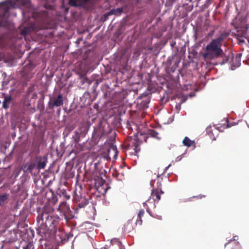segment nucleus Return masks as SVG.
<instances>
[{"label":"nucleus","instance_id":"nucleus-1","mask_svg":"<svg viewBox=\"0 0 249 249\" xmlns=\"http://www.w3.org/2000/svg\"><path fill=\"white\" fill-rule=\"evenodd\" d=\"M54 210V208L51 206H45L38 213L36 217L37 231L41 236L45 235L48 231L56 233L60 217L53 214Z\"/></svg>","mask_w":249,"mask_h":249},{"label":"nucleus","instance_id":"nucleus-2","mask_svg":"<svg viewBox=\"0 0 249 249\" xmlns=\"http://www.w3.org/2000/svg\"><path fill=\"white\" fill-rule=\"evenodd\" d=\"M225 35L221 34L215 39H213L205 48V52L202 56L205 60H211L218 58L223 53L221 49L222 42L224 39Z\"/></svg>","mask_w":249,"mask_h":249},{"label":"nucleus","instance_id":"nucleus-3","mask_svg":"<svg viewBox=\"0 0 249 249\" xmlns=\"http://www.w3.org/2000/svg\"><path fill=\"white\" fill-rule=\"evenodd\" d=\"M63 96L61 94H59L56 97L50 98L48 103V108L50 109H53L55 107L63 106Z\"/></svg>","mask_w":249,"mask_h":249},{"label":"nucleus","instance_id":"nucleus-4","mask_svg":"<svg viewBox=\"0 0 249 249\" xmlns=\"http://www.w3.org/2000/svg\"><path fill=\"white\" fill-rule=\"evenodd\" d=\"M127 150H133L131 153L136 155L140 151V142L137 138H130L129 143L126 145Z\"/></svg>","mask_w":249,"mask_h":249},{"label":"nucleus","instance_id":"nucleus-5","mask_svg":"<svg viewBox=\"0 0 249 249\" xmlns=\"http://www.w3.org/2000/svg\"><path fill=\"white\" fill-rule=\"evenodd\" d=\"M154 182L155 181L153 180H152L150 182V185L153 188L151 192V196H152L154 201L157 200L158 202L160 199V195L162 194L160 193V188L155 189V186L154 185Z\"/></svg>","mask_w":249,"mask_h":249},{"label":"nucleus","instance_id":"nucleus-6","mask_svg":"<svg viewBox=\"0 0 249 249\" xmlns=\"http://www.w3.org/2000/svg\"><path fill=\"white\" fill-rule=\"evenodd\" d=\"M10 7L7 5V2H3L0 3V17L3 18L8 14Z\"/></svg>","mask_w":249,"mask_h":249},{"label":"nucleus","instance_id":"nucleus-7","mask_svg":"<svg viewBox=\"0 0 249 249\" xmlns=\"http://www.w3.org/2000/svg\"><path fill=\"white\" fill-rule=\"evenodd\" d=\"M89 124L88 123H83L81 124V126L79 128V133L80 134L85 135L86 134L89 129Z\"/></svg>","mask_w":249,"mask_h":249},{"label":"nucleus","instance_id":"nucleus-8","mask_svg":"<svg viewBox=\"0 0 249 249\" xmlns=\"http://www.w3.org/2000/svg\"><path fill=\"white\" fill-rule=\"evenodd\" d=\"M9 194L7 193L0 194V206H2L8 203Z\"/></svg>","mask_w":249,"mask_h":249},{"label":"nucleus","instance_id":"nucleus-9","mask_svg":"<svg viewBox=\"0 0 249 249\" xmlns=\"http://www.w3.org/2000/svg\"><path fill=\"white\" fill-rule=\"evenodd\" d=\"M88 204V200L85 196H80L77 202V206L79 208L85 207Z\"/></svg>","mask_w":249,"mask_h":249},{"label":"nucleus","instance_id":"nucleus-10","mask_svg":"<svg viewBox=\"0 0 249 249\" xmlns=\"http://www.w3.org/2000/svg\"><path fill=\"white\" fill-rule=\"evenodd\" d=\"M47 160L45 158H40L37 163V167L38 169H44L46 166Z\"/></svg>","mask_w":249,"mask_h":249},{"label":"nucleus","instance_id":"nucleus-11","mask_svg":"<svg viewBox=\"0 0 249 249\" xmlns=\"http://www.w3.org/2000/svg\"><path fill=\"white\" fill-rule=\"evenodd\" d=\"M12 101L11 96H9L4 98V100L2 103V107L4 109H7L9 107L10 104Z\"/></svg>","mask_w":249,"mask_h":249},{"label":"nucleus","instance_id":"nucleus-12","mask_svg":"<svg viewBox=\"0 0 249 249\" xmlns=\"http://www.w3.org/2000/svg\"><path fill=\"white\" fill-rule=\"evenodd\" d=\"M182 143L184 145L190 147L195 144V142L191 141L188 137H185L183 140Z\"/></svg>","mask_w":249,"mask_h":249},{"label":"nucleus","instance_id":"nucleus-13","mask_svg":"<svg viewBox=\"0 0 249 249\" xmlns=\"http://www.w3.org/2000/svg\"><path fill=\"white\" fill-rule=\"evenodd\" d=\"M123 12V8H119L117 9H113L111 10L108 13V15H120Z\"/></svg>","mask_w":249,"mask_h":249},{"label":"nucleus","instance_id":"nucleus-14","mask_svg":"<svg viewBox=\"0 0 249 249\" xmlns=\"http://www.w3.org/2000/svg\"><path fill=\"white\" fill-rule=\"evenodd\" d=\"M22 249H35L34 245L32 242L26 243L25 245L21 244Z\"/></svg>","mask_w":249,"mask_h":249},{"label":"nucleus","instance_id":"nucleus-15","mask_svg":"<svg viewBox=\"0 0 249 249\" xmlns=\"http://www.w3.org/2000/svg\"><path fill=\"white\" fill-rule=\"evenodd\" d=\"M69 207L67 205L66 201H63L61 202L57 208L58 211H62L66 210L69 209Z\"/></svg>","mask_w":249,"mask_h":249},{"label":"nucleus","instance_id":"nucleus-16","mask_svg":"<svg viewBox=\"0 0 249 249\" xmlns=\"http://www.w3.org/2000/svg\"><path fill=\"white\" fill-rule=\"evenodd\" d=\"M150 102V100L148 97H146L145 99L144 100H142V102L140 103V105L143 107V108H147L148 107V104Z\"/></svg>","mask_w":249,"mask_h":249},{"label":"nucleus","instance_id":"nucleus-17","mask_svg":"<svg viewBox=\"0 0 249 249\" xmlns=\"http://www.w3.org/2000/svg\"><path fill=\"white\" fill-rule=\"evenodd\" d=\"M158 135L159 134L157 132L152 129L149 130L147 133V135L153 138H158Z\"/></svg>","mask_w":249,"mask_h":249},{"label":"nucleus","instance_id":"nucleus-18","mask_svg":"<svg viewBox=\"0 0 249 249\" xmlns=\"http://www.w3.org/2000/svg\"><path fill=\"white\" fill-rule=\"evenodd\" d=\"M17 1L23 6H29L30 5V3L29 0H17Z\"/></svg>","mask_w":249,"mask_h":249},{"label":"nucleus","instance_id":"nucleus-19","mask_svg":"<svg viewBox=\"0 0 249 249\" xmlns=\"http://www.w3.org/2000/svg\"><path fill=\"white\" fill-rule=\"evenodd\" d=\"M245 38V37L243 36H237V40H238V44H240V45H242L243 44L245 43V40L244 39V38ZM247 37H246V38L247 39Z\"/></svg>","mask_w":249,"mask_h":249},{"label":"nucleus","instance_id":"nucleus-20","mask_svg":"<svg viewBox=\"0 0 249 249\" xmlns=\"http://www.w3.org/2000/svg\"><path fill=\"white\" fill-rule=\"evenodd\" d=\"M69 4L74 7H77L80 5L78 0H69Z\"/></svg>","mask_w":249,"mask_h":249},{"label":"nucleus","instance_id":"nucleus-21","mask_svg":"<svg viewBox=\"0 0 249 249\" xmlns=\"http://www.w3.org/2000/svg\"><path fill=\"white\" fill-rule=\"evenodd\" d=\"M144 210H141L138 213V217L140 218V220L137 222V223H139L140 224H142V217L143 216L144 214Z\"/></svg>","mask_w":249,"mask_h":249},{"label":"nucleus","instance_id":"nucleus-22","mask_svg":"<svg viewBox=\"0 0 249 249\" xmlns=\"http://www.w3.org/2000/svg\"><path fill=\"white\" fill-rule=\"evenodd\" d=\"M8 25V21L6 19H2L0 21V26L6 27Z\"/></svg>","mask_w":249,"mask_h":249},{"label":"nucleus","instance_id":"nucleus-23","mask_svg":"<svg viewBox=\"0 0 249 249\" xmlns=\"http://www.w3.org/2000/svg\"><path fill=\"white\" fill-rule=\"evenodd\" d=\"M58 201V199L57 197H53L52 200L50 201V204L52 205V206H51L53 208V206H54L56 203ZM49 206H50V205Z\"/></svg>","mask_w":249,"mask_h":249},{"label":"nucleus","instance_id":"nucleus-24","mask_svg":"<svg viewBox=\"0 0 249 249\" xmlns=\"http://www.w3.org/2000/svg\"><path fill=\"white\" fill-rule=\"evenodd\" d=\"M36 165L34 163L28 164L27 169H28L29 172H32V171L35 168Z\"/></svg>","mask_w":249,"mask_h":249},{"label":"nucleus","instance_id":"nucleus-25","mask_svg":"<svg viewBox=\"0 0 249 249\" xmlns=\"http://www.w3.org/2000/svg\"><path fill=\"white\" fill-rule=\"evenodd\" d=\"M206 132L209 135L210 137L211 138H212V137L213 136V132H212V127L211 126L208 127L206 128Z\"/></svg>","mask_w":249,"mask_h":249},{"label":"nucleus","instance_id":"nucleus-26","mask_svg":"<svg viewBox=\"0 0 249 249\" xmlns=\"http://www.w3.org/2000/svg\"><path fill=\"white\" fill-rule=\"evenodd\" d=\"M159 188H160V193L163 194L164 192L161 190V183L160 182L158 181L157 183V187L155 186V189H159Z\"/></svg>","mask_w":249,"mask_h":249},{"label":"nucleus","instance_id":"nucleus-27","mask_svg":"<svg viewBox=\"0 0 249 249\" xmlns=\"http://www.w3.org/2000/svg\"><path fill=\"white\" fill-rule=\"evenodd\" d=\"M238 239V236H235L233 237V240H230V242H231L232 241H234V243L235 245H239V243L238 242H236V240H237Z\"/></svg>","mask_w":249,"mask_h":249},{"label":"nucleus","instance_id":"nucleus-28","mask_svg":"<svg viewBox=\"0 0 249 249\" xmlns=\"http://www.w3.org/2000/svg\"><path fill=\"white\" fill-rule=\"evenodd\" d=\"M28 164H25L23 167V170L24 172H28V169H27Z\"/></svg>","mask_w":249,"mask_h":249},{"label":"nucleus","instance_id":"nucleus-29","mask_svg":"<svg viewBox=\"0 0 249 249\" xmlns=\"http://www.w3.org/2000/svg\"><path fill=\"white\" fill-rule=\"evenodd\" d=\"M196 197L199 199H201L202 197H205V196L199 195V196H197Z\"/></svg>","mask_w":249,"mask_h":249},{"label":"nucleus","instance_id":"nucleus-30","mask_svg":"<svg viewBox=\"0 0 249 249\" xmlns=\"http://www.w3.org/2000/svg\"><path fill=\"white\" fill-rule=\"evenodd\" d=\"M242 55V54L241 53H238L236 55V57L237 58H240L241 56Z\"/></svg>","mask_w":249,"mask_h":249},{"label":"nucleus","instance_id":"nucleus-31","mask_svg":"<svg viewBox=\"0 0 249 249\" xmlns=\"http://www.w3.org/2000/svg\"><path fill=\"white\" fill-rule=\"evenodd\" d=\"M64 196L67 199H69L70 198V196L69 195H65Z\"/></svg>","mask_w":249,"mask_h":249},{"label":"nucleus","instance_id":"nucleus-32","mask_svg":"<svg viewBox=\"0 0 249 249\" xmlns=\"http://www.w3.org/2000/svg\"><path fill=\"white\" fill-rule=\"evenodd\" d=\"M105 180H104L103 179H102L101 180V185H103L105 183Z\"/></svg>","mask_w":249,"mask_h":249},{"label":"nucleus","instance_id":"nucleus-33","mask_svg":"<svg viewBox=\"0 0 249 249\" xmlns=\"http://www.w3.org/2000/svg\"><path fill=\"white\" fill-rule=\"evenodd\" d=\"M247 40L249 44V37L248 38H247Z\"/></svg>","mask_w":249,"mask_h":249},{"label":"nucleus","instance_id":"nucleus-34","mask_svg":"<svg viewBox=\"0 0 249 249\" xmlns=\"http://www.w3.org/2000/svg\"><path fill=\"white\" fill-rule=\"evenodd\" d=\"M25 34V32L24 31H22V34L23 35Z\"/></svg>","mask_w":249,"mask_h":249},{"label":"nucleus","instance_id":"nucleus-35","mask_svg":"<svg viewBox=\"0 0 249 249\" xmlns=\"http://www.w3.org/2000/svg\"><path fill=\"white\" fill-rule=\"evenodd\" d=\"M116 156H117L116 154L114 155V158H115V157H116Z\"/></svg>","mask_w":249,"mask_h":249},{"label":"nucleus","instance_id":"nucleus-36","mask_svg":"<svg viewBox=\"0 0 249 249\" xmlns=\"http://www.w3.org/2000/svg\"><path fill=\"white\" fill-rule=\"evenodd\" d=\"M171 46H172V47H173V46H174L173 44H171Z\"/></svg>","mask_w":249,"mask_h":249},{"label":"nucleus","instance_id":"nucleus-37","mask_svg":"<svg viewBox=\"0 0 249 249\" xmlns=\"http://www.w3.org/2000/svg\"><path fill=\"white\" fill-rule=\"evenodd\" d=\"M240 249V248H239V249Z\"/></svg>","mask_w":249,"mask_h":249}]
</instances>
